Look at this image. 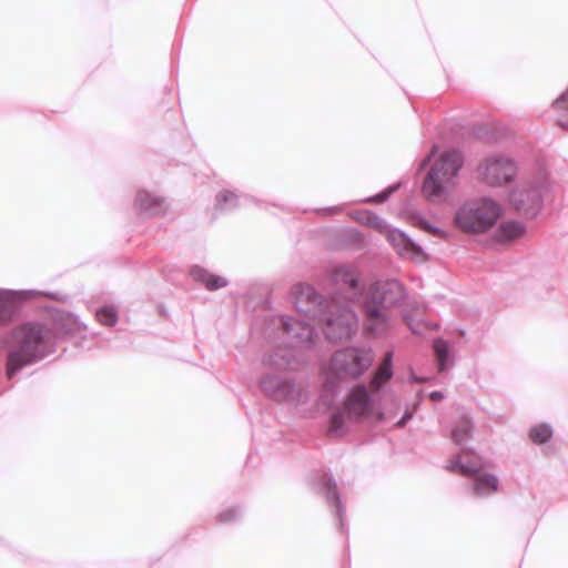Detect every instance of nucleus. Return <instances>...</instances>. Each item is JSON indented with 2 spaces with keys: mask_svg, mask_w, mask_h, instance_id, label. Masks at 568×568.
<instances>
[{
  "mask_svg": "<svg viewBox=\"0 0 568 568\" xmlns=\"http://www.w3.org/2000/svg\"><path fill=\"white\" fill-rule=\"evenodd\" d=\"M327 280L335 290L329 298L317 293L307 283L293 285L291 294L298 313L324 324L323 333L329 342H344L358 328L353 304L362 294L359 274L356 267L341 264L328 270Z\"/></svg>",
  "mask_w": 568,
  "mask_h": 568,
  "instance_id": "1",
  "label": "nucleus"
},
{
  "mask_svg": "<svg viewBox=\"0 0 568 568\" xmlns=\"http://www.w3.org/2000/svg\"><path fill=\"white\" fill-rule=\"evenodd\" d=\"M87 326L72 313L57 311L50 322H28L11 333V345L7 359L9 379L23 367L53 354L60 341L84 338Z\"/></svg>",
  "mask_w": 568,
  "mask_h": 568,
  "instance_id": "2",
  "label": "nucleus"
},
{
  "mask_svg": "<svg viewBox=\"0 0 568 568\" xmlns=\"http://www.w3.org/2000/svg\"><path fill=\"white\" fill-rule=\"evenodd\" d=\"M406 297V288L397 280L373 283L362 303L365 332L373 335H384L390 326L387 311L400 306Z\"/></svg>",
  "mask_w": 568,
  "mask_h": 568,
  "instance_id": "3",
  "label": "nucleus"
},
{
  "mask_svg": "<svg viewBox=\"0 0 568 568\" xmlns=\"http://www.w3.org/2000/svg\"><path fill=\"white\" fill-rule=\"evenodd\" d=\"M275 326L281 329L284 346H278L262 358V364L277 372L293 368L295 349H307L315 344L317 333L310 323L295 320L287 315L272 318Z\"/></svg>",
  "mask_w": 568,
  "mask_h": 568,
  "instance_id": "4",
  "label": "nucleus"
},
{
  "mask_svg": "<svg viewBox=\"0 0 568 568\" xmlns=\"http://www.w3.org/2000/svg\"><path fill=\"white\" fill-rule=\"evenodd\" d=\"M462 166L463 156L458 151L452 150L442 153L424 179L422 185L424 196L433 203L447 200L456 185Z\"/></svg>",
  "mask_w": 568,
  "mask_h": 568,
  "instance_id": "5",
  "label": "nucleus"
},
{
  "mask_svg": "<svg viewBox=\"0 0 568 568\" xmlns=\"http://www.w3.org/2000/svg\"><path fill=\"white\" fill-rule=\"evenodd\" d=\"M374 354L368 348L346 347L337 349L328 363L324 389L334 393L343 379H356L373 364Z\"/></svg>",
  "mask_w": 568,
  "mask_h": 568,
  "instance_id": "6",
  "label": "nucleus"
},
{
  "mask_svg": "<svg viewBox=\"0 0 568 568\" xmlns=\"http://www.w3.org/2000/svg\"><path fill=\"white\" fill-rule=\"evenodd\" d=\"M500 214V206L493 199H471L456 210L454 222L460 231L478 234L491 229Z\"/></svg>",
  "mask_w": 568,
  "mask_h": 568,
  "instance_id": "7",
  "label": "nucleus"
},
{
  "mask_svg": "<svg viewBox=\"0 0 568 568\" xmlns=\"http://www.w3.org/2000/svg\"><path fill=\"white\" fill-rule=\"evenodd\" d=\"M258 384L262 393L275 403L298 406L310 399V393L305 387L297 384L294 378L278 373H265Z\"/></svg>",
  "mask_w": 568,
  "mask_h": 568,
  "instance_id": "8",
  "label": "nucleus"
},
{
  "mask_svg": "<svg viewBox=\"0 0 568 568\" xmlns=\"http://www.w3.org/2000/svg\"><path fill=\"white\" fill-rule=\"evenodd\" d=\"M483 467L484 465L480 458L475 456L468 460H462V458H453L448 462L446 469L454 474L474 477V494L480 497H485L496 493L499 489V479L495 475L481 473Z\"/></svg>",
  "mask_w": 568,
  "mask_h": 568,
  "instance_id": "9",
  "label": "nucleus"
},
{
  "mask_svg": "<svg viewBox=\"0 0 568 568\" xmlns=\"http://www.w3.org/2000/svg\"><path fill=\"white\" fill-rule=\"evenodd\" d=\"M549 190V182L538 179L513 191L510 202L519 214L534 219L540 212Z\"/></svg>",
  "mask_w": 568,
  "mask_h": 568,
  "instance_id": "10",
  "label": "nucleus"
},
{
  "mask_svg": "<svg viewBox=\"0 0 568 568\" xmlns=\"http://www.w3.org/2000/svg\"><path fill=\"white\" fill-rule=\"evenodd\" d=\"M478 176L490 186L510 183L517 174L516 162L506 155L491 154L486 156L477 168Z\"/></svg>",
  "mask_w": 568,
  "mask_h": 568,
  "instance_id": "11",
  "label": "nucleus"
},
{
  "mask_svg": "<svg viewBox=\"0 0 568 568\" xmlns=\"http://www.w3.org/2000/svg\"><path fill=\"white\" fill-rule=\"evenodd\" d=\"M374 400L364 384L354 386L347 395L344 409L349 418L358 419L373 412Z\"/></svg>",
  "mask_w": 568,
  "mask_h": 568,
  "instance_id": "12",
  "label": "nucleus"
},
{
  "mask_svg": "<svg viewBox=\"0 0 568 568\" xmlns=\"http://www.w3.org/2000/svg\"><path fill=\"white\" fill-rule=\"evenodd\" d=\"M317 486L320 487L321 490L325 493L327 504L335 509V515L338 519L339 529L343 530L345 525L344 521L346 510L345 506L341 500L336 480L333 478L332 475L322 471L317 480Z\"/></svg>",
  "mask_w": 568,
  "mask_h": 568,
  "instance_id": "13",
  "label": "nucleus"
},
{
  "mask_svg": "<svg viewBox=\"0 0 568 568\" xmlns=\"http://www.w3.org/2000/svg\"><path fill=\"white\" fill-rule=\"evenodd\" d=\"M473 423L471 420L463 416L457 426L452 432V438L456 445L462 448V454L456 458L462 460H468L476 456V454L466 447V443L471 438Z\"/></svg>",
  "mask_w": 568,
  "mask_h": 568,
  "instance_id": "14",
  "label": "nucleus"
},
{
  "mask_svg": "<svg viewBox=\"0 0 568 568\" xmlns=\"http://www.w3.org/2000/svg\"><path fill=\"white\" fill-rule=\"evenodd\" d=\"M135 205L141 213L148 216H160L166 211L164 199L153 195L146 191H139L135 197Z\"/></svg>",
  "mask_w": 568,
  "mask_h": 568,
  "instance_id": "15",
  "label": "nucleus"
},
{
  "mask_svg": "<svg viewBox=\"0 0 568 568\" xmlns=\"http://www.w3.org/2000/svg\"><path fill=\"white\" fill-rule=\"evenodd\" d=\"M19 292L0 290V323L10 322L19 310Z\"/></svg>",
  "mask_w": 568,
  "mask_h": 568,
  "instance_id": "16",
  "label": "nucleus"
},
{
  "mask_svg": "<svg viewBox=\"0 0 568 568\" xmlns=\"http://www.w3.org/2000/svg\"><path fill=\"white\" fill-rule=\"evenodd\" d=\"M191 276L195 282L203 284L209 291H216L227 286L229 284L226 278L212 274L207 270L197 265L191 268Z\"/></svg>",
  "mask_w": 568,
  "mask_h": 568,
  "instance_id": "17",
  "label": "nucleus"
},
{
  "mask_svg": "<svg viewBox=\"0 0 568 568\" xmlns=\"http://www.w3.org/2000/svg\"><path fill=\"white\" fill-rule=\"evenodd\" d=\"M393 352H386L382 364L371 379V387L378 392L393 376Z\"/></svg>",
  "mask_w": 568,
  "mask_h": 568,
  "instance_id": "18",
  "label": "nucleus"
},
{
  "mask_svg": "<svg viewBox=\"0 0 568 568\" xmlns=\"http://www.w3.org/2000/svg\"><path fill=\"white\" fill-rule=\"evenodd\" d=\"M433 349L437 361L438 369L444 373L453 365V357L449 351V345L443 338H435L433 342Z\"/></svg>",
  "mask_w": 568,
  "mask_h": 568,
  "instance_id": "19",
  "label": "nucleus"
},
{
  "mask_svg": "<svg viewBox=\"0 0 568 568\" xmlns=\"http://www.w3.org/2000/svg\"><path fill=\"white\" fill-rule=\"evenodd\" d=\"M525 225L518 221H506L498 227L499 239L504 241L518 239L525 233Z\"/></svg>",
  "mask_w": 568,
  "mask_h": 568,
  "instance_id": "20",
  "label": "nucleus"
},
{
  "mask_svg": "<svg viewBox=\"0 0 568 568\" xmlns=\"http://www.w3.org/2000/svg\"><path fill=\"white\" fill-rule=\"evenodd\" d=\"M239 205V196L232 191L225 190L216 194L215 209L222 213L231 212Z\"/></svg>",
  "mask_w": 568,
  "mask_h": 568,
  "instance_id": "21",
  "label": "nucleus"
},
{
  "mask_svg": "<svg viewBox=\"0 0 568 568\" xmlns=\"http://www.w3.org/2000/svg\"><path fill=\"white\" fill-rule=\"evenodd\" d=\"M552 106L558 113V126L568 131V88L554 101Z\"/></svg>",
  "mask_w": 568,
  "mask_h": 568,
  "instance_id": "22",
  "label": "nucleus"
},
{
  "mask_svg": "<svg viewBox=\"0 0 568 568\" xmlns=\"http://www.w3.org/2000/svg\"><path fill=\"white\" fill-rule=\"evenodd\" d=\"M345 409H338L331 415L328 433L331 436H341L345 427Z\"/></svg>",
  "mask_w": 568,
  "mask_h": 568,
  "instance_id": "23",
  "label": "nucleus"
},
{
  "mask_svg": "<svg viewBox=\"0 0 568 568\" xmlns=\"http://www.w3.org/2000/svg\"><path fill=\"white\" fill-rule=\"evenodd\" d=\"M530 439L538 445L547 443L552 436V428L548 424L531 427Z\"/></svg>",
  "mask_w": 568,
  "mask_h": 568,
  "instance_id": "24",
  "label": "nucleus"
},
{
  "mask_svg": "<svg viewBox=\"0 0 568 568\" xmlns=\"http://www.w3.org/2000/svg\"><path fill=\"white\" fill-rule=\"evenodd\" d=\"M390 239L393 242H397L398 246H403V250L399 248L400 254H403L404 252L418 253L420 251V247L417 244H415L405 233L400 231L393 233L390 235Z\"/></svg>",
  "mask_w": 568,
  "mask_h": 568,
  "instance_id": "25",
  "label": "nucleus"
},
{
  "mask_svg": "<svg viewBox=\"0 0 568 568\" xmlns=\"http://www.w3.org/2000/svg\"><path fill=\"white\" fill-rule=\"evenodd\" d=\"M97 318L102 325L113 326L118 322V312L114 306L105 305L97 311Z\"/></svg>",
  "mask_w": 568,
  "mask_h": 568,
  "instance_id": "26",
  "label": "nucleus"
},
{
  "mask_svg": "<svg viewBox=\"0 0 568 568\" xmlns=\"http://www.w3.org/2000/svg\"><path fill=\"white\" fill-rule=\"evenodd\" d=\"M407 325L409 326L410 331L416 335H424L427 332L436 331L438 328V325L436 323L432 322H412L407 320Z\"/></svg>",
  "mask_w": 568,
  "mask_h": 568,
  "instance_id": "27",
  "label": "nucleus"
},
{
  "mask_svg": "<svg viewBox=\"0 0 568 568\" xmlns=\"http://www.w3.org/2000/svg\"><path fill=\"white\" fill-rule=\"evenodd\" d=\"M242 517L241 507H230L217 515V519L222 524H231L239 520Z\"/></svg>",
  "mask_w": 568,
  "mask_h": 568,
  "instance_id": "28",
  "label": "nucleus"
},
{
  "mask_svg": "<svg viewBox=\"0 0 568 568\" xmlns=\"http://www.w3.org/2000/svg\"><path fill=\"white\" fill-rule=\"evenodd\" d=\"M363 222L375 230L383 231L386 229L387 224L384 219L378 216L377 214H374L372 212H365L363 214Z\"/></svg>",
  "mask_w": 568,
  "mask_h": 568,
  "instance_id": "29",
  "label": "nucleus"
},
{
  "mask_svg": "<svg viewBox=\"0 0 568 568\" xmlns=\"http://www.w3.org/2000/svg\"><path fill=\"white\" fill-rule=\"evenodd\" d=\"M399 187L398 184H394L388 186L386 190L379 192L375 196H372L366 200V202H376V203H383L388 200V197Z\"/></svg>",
  "mask_w": 568,
  "mask_h": 568,
  "instance_id": "30",
  "label": "nucleus"
},
{
  "mask_svg": "<svg viewBox=\"0 0 568 568\" xmlns=\"http://www.w3.org/2000/svg\"><path fill=\"white\" fill-rule=\"evenodd\" d=\"M417 224L419 225V227L422 230H425L427 231L428 233H432V234H438L440 233V230L435 226L434 224H432L429 221H427L425 217L423 216H418L417 217Z\"/></svg>",
  "mask_w": 568,
  "mask_h": 568,
  "instance_id": "31",
  "label": "nucleus"
},
{
  "mask_svg": "<svg viewBox=\"0 0 568 568\" xmlns=\"http://www.w3.org/2000/svg\"><path fill=\"white\" fill-rule=\"evenodd\" d=\"M413 417L412 413L405 412L400 419L397 422V426L403 427Z\"/></svg>",
  "mask_w": 568,
  "mask_h": 568,
  "instance_id": "32",
  "label": "nucleus"
},
{
  "mask_svg": "<svg viewBox=\"0 0 568 568\" xmlns=\"http://www.w3.org/2000/svg\"><path fill=\"white\" fill-rule=\"evenodd\" d=\"M429 398L433 400V402H439L444 398V394L439 390H434L429 394Z\"/></svg>",
  "mask_w": 568,
  "mask_h": 568,
  "instance_id": "33",
  "label": "nucleus"
},
{
  "mask_svg": "<svg viewBox=\"0 0 568 568\" xmlns=\"http://www.w3.org/2000/svg\"><path fill=\"white\" fill-rule=\"evenodd\" d=\"M436 151H437V146H436V145H434V146H433V150H432V152H430V154H429V155H427V156L423 160V162H422V166H425V165L430 161L432 156L436 153Z\"/></svg>",
  "mask_w": 568,
  "mask_h": 568,
  "instance_id": "34",
  "label": "nucleus"
},
{
  "mask_svg": "<svg viewBox=\"0 0 568 568\" xmlns=\"http://www.w3.org/2000/svg\"><path fill=\"white\" fill-rule=\"evenodd\" d=\"M337 209L336 207H327V209H324V211H329V212H335Z\"/></svg>",
  "mask_w": 568,
  "mask_h": 568,
  "instance_id": "35",
  "label": "nucleus"
},
{
  "mask_svg": "<svg viewBox=\"0 0 568 568\" xmlns=\"http://www.w3.org/2000/svg\"><path fill=\"white\" fill-rule=\"evenodd\" d=\"M414 382H416V383H423V382H424V379H423V378H414Z\"/></svg>",
  "mask_w": 568,
  "mask_h": 568,
  "instance_id": "36",
  "label": "nucleus"
}]
</instances>
